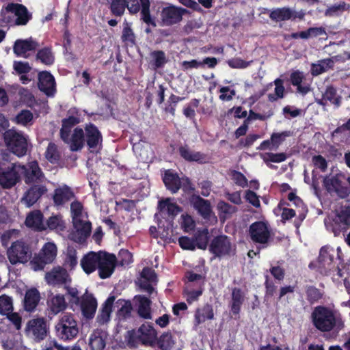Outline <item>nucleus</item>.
I'll use <instances>...</instances> for the list:
<instances>
[{"label": "nucleus", "instance_id": "29", "mask_svg": "<svg viewBox=\"0 0 350 350\" xmlns=\"http://www.w3.org/2000/svg\"><path fill=\"white\" fill-rule=\"evenodd\" d=\"M137 332L141 335L142 345L149 347L155 346L157 332L152 325L150 324H142L137 329Z\"/></svg>", "mask_w": 350, "mask_h": 350}, {"label": "nucleus", "instance_id": "45", "mask_svg": "<svg viewBox=\"0 0 350 350\" xmlns=\"http://www.w3.org/2000/svg\"><path fill=\"white\" fill-rule=\"evenodd\" d=\"M36 59L46 66H51L55 62V57L51 47H44L38 50Z\"/></svg>", "mask_w": 350, "mask_h": 350}, {"label": "nucleus", "instance_id": "13", "mask_svg": "<svg viewBox=\"0 0 350 350\" xmlns=\"http://www.w3.org/2000/svg\"><path fill=\"white\" fill-rule=\"evenodd\" d=\"M75 230L70 234V239L77 243H83L90 237L92 231V224L83 219L72 221Z\"/></svg>", "mask_w": 350, "mask_h": 350}, {"label": "nucleus", "instance_id": "28", "mask_svg": "<svg viewBox=\"0 0 350 350\" xmlns=\"http://www.w3.org/2000/svg\"><path fill=\"white\" fill-rule=\"evenodd\" d=\"M162 180L166 189L172 194L176 193L181 188V178L172 170H165Z\"/></svg>", "mask_w": 350, "mask_h": 350}, {"label": "nucleus", "instance_id": "62", "mask_svg": "<svg viewBox=\"0 0 350 350\" xmlns=\"http://www.w3.org/2000/svg\"><path fill=\"white\" fill-rule=\"evenodd\" d=\"M337 217L341 224L350 226V206L342 207L338 213Z\"/></svg>", "mask_w": 350, "mask_h": 350}, {"label": "nucleus", "instance_id": "33", "mask_svg": "<svg viewBox=\"0 0 350 350\" xmlns=\"http://www.w3.org/2000/svg\"><path fill=\"white\" fill-rule=\"evenodd\" d=\"M115 297L109 296L103 304L96 317V322L99 325H104L109 321Z\"/></svg>", "mask_w": 350, "mask_h": 350}, {"label": "nucleus", "instance_id": "31", "mask_svg": "<svg viewBox=\"0 0 350 350\" xmlns=\"http://www.w3.org/2000/svg\"><path fill=\"white\" fill-rule=\"evenodd\" d=\"M43 214L40 210L33 211L27 216L25 224L38 231L45 230L46 227L43 223Z\"/></svg>", "mask_w": 350, "mask_h": 350}, {"label": "nucleus", "instance_id": "22", "mask_svg": "<svg viewBox=\"0 0 350 350\" xmlns=\"http://www.w3.org/2000/svg\"><path fill=\"white\" fill-rule=\"evenodd\" d=\"M79 306L84 317L87 319L94 318L97 308V301L92 294L86 292L82 295Z\"/></svg>", "mask_w": 350, "mask_h": 350}, {"label": "nucleus", "instance_id": "52", "mask_svg": "<svg viewBox=\"0 0 350 350\" xmlns=\"http://www.w3.org/2000/svg\"><path fill=\"white\" fill-rule=\"evenodd\" d=\"M323 95L325 99L336 107H339L340 105L341 96H337V90L333 85L327 86Z\"/></svg>", "mask_w": 350, "mask_h": 350}, {"label": "nucleus", "instance_id": "55", "mask_svg": "<svg viewBox=\"0 0 350 350\" xmlns=\"http://www.w3.org/2000/svg\"><path fill=\"white\" fill-rule=\"evenodd\" d=\"M13 310L12 298L6 295L0 296V314L5 315Z\"/></svg>", "mask_w": 350, "mask_h": 350}, {"label": "nucleus", "instance_id": "17", "mask_svg": "<svg viewBox=\"0 0 350 350\" xmlns=\"http://www.w3.org/2000/svg\"><path fill=\"white\" fill-rule=\"evenodd\" d=\"M117 263V258L113 254L102 252L98 264V275L102 279L109 278L113 273Z\"/></svg>", "mask_w": 350, "mask_h": 350}, {"label": "nucleus", "instance_id": "25", "mask_svg": "<svg viewBox=\"0 0 350 350\" xmlns=\"http://www.w3.org/2000/svg\"><path fill=\"white\" fill-rule=\"evenodd\" d=\"M74 198H75V193L72 189L66 185L55 189L52 197L55 206H62Z\"/></svg>", "mask_w": 350, "mask_h": 350}, {"label": "nucleus", "instance_id": "54", "mask_svg": "<svg viewBox=\"0 0 350 350\" xmlns=\"http://www.w3.org/2000/svg\"><path fill=\"white\" fill-rule=\"evenodd\" d=\"M274 84L275 85V94H269L268 95L269 100L271 102L275 101L278 98H282L284 97L285 90L282 79L280 78L276 79L274 81Z\"/></svg>", "mask_w": 350, "mask_h": 350}, {"label": "nucleus", "instance_id": "58", "mask_svg": "<svg viewBox=\"0 0 350 350\" xmlns=\"http://www.w3.org/2000/svg\"><path fill=\"white\" fill-rule=\"evenodd\" d=\"M105 345V340L102 336L96 334L91 335L89 345L92 350H103Z\"/></svg>", "mask_w": 350, "mask_h": 350}, {"label": "nucleus", "instance_id": "15", "mask_svg": "<svg viewBox=\"0 0 350 350\" xmlns=\"http://www.w3.org/2000/svg\"><path fill=\"white\" fill-rule=\"evenodd\" d=\"M45 280L49 285H66L71 282V278L66 268L61 266L54 267L45 274Z\"/></svg>", "mask_w": 350, "mask_h": 350}, {"label": "nucleus", "instance_id": "9", "mask_svg": "<svg viewBox=\"0 0 350 350\" xmlns=\"http://www.w3.org/2000/svg\"><path fill=\"white\" fill-rule=\"evenodd\" d=\"M209 252L215 257L221 258L226 256H234L236 254L235 246H232L227 235L221 234L215 237L209 245Z\"/></svg>", "mask_w": 350, "mask_h": 350}, {"label": "nucleus", "instance_id": "30", "mask_svg": "<svg viewBox=\"0 0 350 350\" xmlns=\"http://www.w3.org/2000/svg\"><path fill=\"white\" fill-rule=\"evenodd\" d=\"M305 75L303 72L297 70L293 71L290 75V81L293 86L297 87V92L302 95L307 94L310 92V85L303 83Z\"/></svg>", "mask_w": 350, "mask_h": 350}, {"label": "nucleus", "instance_id": "51", "mask_svg": "<svg viewBox=\"0 0 350 350\" xmlns=\"http://www.w3.org/2000/svg\"><path fill=\"white\" fill-rule=\"evenodd\" d=\"M184 99L185 97H180L174 94H171L165 104L164 111L165 113H170L172 116H174L178 103Z\"/></svg>", "mask_w": 350, "mask_h": 350}, {"label": "nucleus", "instance_id": "4", "mask_svg": "<svg viewBox=\"0 0 350 350\" xmlns=\"http://www.w3.org/2000/svg\"><path fill=\"white\" fill-rule=\"evenodd\" d=\"M3 138L8 149L14 154L22 157L27 154L29 138L24 133L8 129L4 133Z\"/></svg>", "mask_w": 350, "mask_h": 350}, {"label": "nucleus", "instance_id": "43", "mask_svg": "<svg viewBox=\"0 0 350 350\" xmlns=\"http://www.w3.org/2000/svg\"><path fill=\"white\" fill-rule=\"evenodd\" d=\"M46 229L55 230L56 232H63L66 229V223L63 220L61 215H55L51 216L45 224Z\"/></svg>", "mask_w": 350, "mask_h": 350}, {"label": "nucleus", "instance_id": "48", "mask_svg": "<svg viewBox=\"0 0 350 350\" xmlns=\"http://www.w3.org/2000/svg\"><path fill=\"white\" fill-rule=\"evenodd\" d=\"M266 107L267 108V111H264V113H256L252 110H250L249 116L244 121L249 124L250 122L252 120H259L264 121L271 118L274 113L273 110L269 105H266Z\"/></svg>", "mask_w": 350, "mask_h": 350}, {"label": "nucleus", "instance_id": "5", "mask_svg": "<svg viewBox=\"0 0 350 350\" xmlns=\"http://www.w3.org/2000/svg\"><path fill=\"white\" fill-rule=\"evenodd\" d=\"M32 248L29 243L21 239L12 243L8 249L7 255L10 262L14 265L16 264H25L32 258Z\"/></svg>", "mask_w": 350, "mask_h": 350}, {"label": "nucleus", "instance_id": "40", "mask_svg": "<svg viewBox=\"0 0 350 350\" xmlns=\"http://www.w3.org/2000/svg\"><path fill=\"white\" fill-rule=\"evenodd\" d=\"M155 345L161 350H171L175 345L174 337L171 332H165L157 337Z\"/></svg>", "mask_w": 350, "mask_h": 350}, {"label": "nucleus", "instance_id": "64", "mask_svg": "<svg viewBox=\"0 0 350 350\" xmlns=\"http://www.w3.org/2000/svg\"><path fill=\"white\" fill-rule=\"evenodd\" d=\"M312 162L314 166L325 172L327 169V162L322 155H314L312 157Z\"/></svg>", "mask_w": 350, "mask_h": 350}, {"label": "nucleus", "instance_id": "24", "mask_svg": "<svg viewBox=\"0 0 350 350\" xmlns=\"http://www.w3.org/2000/svg\"><path fill=\"white\" fill-rule=\"evenodd\" d=\"M39 46V43L32 38L18 39L14 44L13 51L17 57H27L26 53L28 51H35Z\"/></svg>", "mask_w": 350, "mask_h": 350}, {"label": "nucleus", "instance_id": "3", "mask_svg": "<svg viewBox=\"0 0 350 350\" xmlns=\"http://www.w3.org/2000/svg\"><path fill=\"white\" fill-rule=\"evenodd\" d=\"M79 332L77 321L72 314L62 316L55 325L56 337L64 342H70L76 338Z\"/></svg>", "mask_w": 350, "mask_h": 350}, {"label": "nucleus", "instance_id": "50", "mask_svg": "<svg viewBox=\"0 0 350 350\" xmlns=\"http://www.w3.org/2000/svg\"><path fill=\"white\" fill-rule=\"evenodd\" d=\"M193 239L195 241L196 247H198L199 249L205 250L208 243V230L204 228L202 230L198 231Z\"/></svg>", "mask_w": 350, "mask_h": 350}, {"label": "nucleus", "instance_id": "46", "mask_svg": "<svg viewBox=\"0 0 350 350\" xmlns=\"http://www.w3.org/2000/svg\"><path fill=\"white\" fill-rule=\"evenodd\" d=\"M33 115L27 109L21 110L14 118V122L19 125L27 126L33 124Z\"/></svg>", "mask_w": 350, "mask_h": 350}, {"label": "nucleus", "instance_id": "47", "mask_svg": "<svg viewBox=\"0 0 350 350\" xmlns=\"http://www.w3.org/2000/svg\"><path fill=\"white\" fill-rule=\"evenodd\" d=\"M116 304L120 306L117 313L120 319H126L131 317L133 307L130 301L120 299L116 301Z\"/></svg>", "mask_w": 350, "mask_h": 350}, {"label": "nucleus", "instance_id": "19", "mask_svg": "<svg viewBox=\"0 0 350 350\" xmlns=\"http://www.w3.org/2000/svg\"><path fill=\"white\" fill-rule=\"evenodd\" d=\"M38 86L39 90L48 96H53L56 92L55 78L49 71L39 72Z\"/></svg>", "mask_w": 350, "mask_h": 350}, {"label": "nucleus", "instance_id": "59", "mask_svg": "<svg viewBox=\"0 0 350 350\" xmlns=\"http://www.w3.org/2000/svg\"><path fill=\"white\" fill-rule=\"evenodd\" d=\"M230 176L237 185L243 188L247 186V179L241 172L234 170H231Z\"/></svg>", "mask_w": 350, "mask_h": 350}, {"label": "nucleus", "instance_id": "38", "mask_svg": "<svg viewBox=\"0 0 350 350\" xmlns=\"http://www.w3.org/2000/svg\"><path fill=\"white\" fill-rule=\"evenodd\" d=\"M135 299L138 301V315L144 319H150L152 318L151 301L148 297L142 295L136 296Z\"/></svg>", "mask_w": 350, "mask_h": 350}, {"label": "nucleus", "instance_id": "44", "mask_svg": "<svg viewBox=\"0 0 350 350\" xmlns=\"http://www.w3.org/2000/svg\"><path fill=\"white\" fill-rule=\"evenodd\" d=\"M44 156L51 164H57L61 159V153L58 150V146L53 142L49 143Z\"/></svg>", "mask_w": 350, "mask_h": 350}, {"label": "nucleus", "instance_id": "57", "mask_svg": "<svg viewBox=\"0 0 350 350\" xmlns=\"http://www.w3.org/2000/svg\"><path fill=\"white\" fill-rule=\"evenodd\" d=\"M263 161L265 163L268 162H273V163H280L284 161L287 156L284 152L280 153H272V152H267L264 154L262 157Z\"/></svg>", "mask_w": 350, "mask_h": 350}, {"label": "nucleus", "instance_id": "26", "mask_svg": "<svg viewBox=\"0 0 350 350\" xmlns=\"http://www.w3.org/2000/svg\"><path fill=\"white\" fill-rule=\"evenodd\" d=\"M189 202L202 217L208 218L211 216L212 208L208 200L202 198L199 195L192 194L189 198Z\"/></svg>", "mask_w": 350, "mask_h": 350}, {"label": "nucleus", "instance_id": "16", "mask_svg": "<svg viewBox=\"0 0 350 350\" xmlns=\"http://www.w3.org/2000/svg\"><path fill=\"white\" fill-rule=\"evenodd\" d=\"M24 193L21 202L27 207L34 205L47 192L46 186L43 184H33Z\"/></svg>", "mask_w": 350, "mask_h": 350}, {"label": "nucleus", "instance_id": "60", "mask_svg": "<svg viewBox=\"0 0 350 350\" xmlns=\"http://www.w3.org/2000/svg\"><path fill=\"white\" fill-rule=\"evenodd\" d=\"M77 263V251L74 249L68 250L64 265L72 270L75 269Z\"/></svg>", "mask_w": 350, "mask_h": 350}, {"label": "nucleus", "instance_id": "63", "mask_svg": "<svg viewBox=\"0 0 350 350\" xmlns=\"http://www.w3.org/2000/svg\"><path fill=\"white\" fill-rule=\"evenodd\" d=\"M178 243L180 247L183 250H194L196 249V244L193 238H189L186 236L180 237L178 239Z\"/></svg>", "mask_w": 350, "mask_h": 350}, {"label": "nucleus", "instance_id": "14", "mask_svg": "<svg viewBox=\"0 0 350 350\" xmlns=\"http://www.w3.org/2000/svg\"><path fill=\"white\" fill-rule=\"evenodd\" d=\"M85 142L91 151H94L102 145L103 135L98 127L93 123H88L84 127Z\"/></svg>", "mask_w": 350, "mask_h": 350}, {"label": "nucleus", "instance_id": "53", "mask_svg": "<svg viewBox=\"0 0 350 350\" xmlns=\"http://www.w3.org/2000/svg\"><path fill=\"white\" fill-rule=\"evenodd\" d=\"M150 57L153 60V65L156 68L163 67L167 62L165 52L161 50L152 51L150 53Z\"/></svg>", "mask_w": 350, "mask_h": 350}, {"label": "nucleus", "instance_id": "20", "mask_svg": "<svg viewBox=\"0 0 350 350\" xmlns=\"http://www.w3.org/2000/svg\"><path fill=\"white\" fill-rule=\"evenodd\" d=\"M6 10L16 16L15 24L17 25H25L32 17L23 4L10 3L6 5Z\"/></svg>", "mask_w": 350, "mask_h": 350}, {"label": "nucleus", "instance_id": "11", "mask_svg": "<svg viewBox=\"0 0 350 350\" xmlns=\"http://www.w3.org/2000/svg\"><path fill=\"white\" fill-rule=\"evenodd\" d=\"M248 232L253 243L266 245L271 239V229L268 223L257 221L250 226Z\"/></svg>", "mask_w": 350, "mask_h": 350}, {"label": "nucleus", "instance_id": "2", "mask_svg": "<svg viewBox=\"0 0 350 350\" xmlns=\"http://www.w3.org/2000/svg\"><path fill=\"white\" fill-rule=\"evenodd\" d=\"M310 319L313 326L321 332H339L345 327L340 314L326 306L314 307Z\"/></svg>", "mask_w": 350, "mask_h": 350}, {"label": "nucleus", "instance_id": "49", "mask_svg": "<svg viewBox=\"0 0 350 350\" xmlns=\"http://www.w3.org/2000/svg\"><path fill=\"white\" fill-rule=\"evenodd\" d=\"M125 340L126 341L127 345L130 347H137L139 345H142V340L141 339V335L137 332V329H133L129 330L125 336Z\"/></svg>", "mask_w": 350, "mask_h": 350}, {"label": "nucleus", "instance_id": "61", "mask_svg": "<svg viewBox=\"0 0 350 350\" xmlns=\"http://www.w3.org/2000/svg\"><path fill=\"white\" fill-rule=\"evenodd\" d=\"M83 206L82 203L78 200L73 201L70 204V213L72 221L81 219Z\"/></svg>", "mask_w": 350, "mask_h": 350}, {"label": "nucleus", "instance_id": "39", "mask_svg": "<svg viewBox=\"0 0 350 350\" xmlns=\"http://www.w3.org/2000/svg\"><path fill=\"white\" fill-rule=\"evenodd\" d=\"M68 117L62 120V126L72 129L75 126L81 122V113L79 109L72 107L68 111Z\"/></svg>", "mask_w": 350, "mask_h": 350}, {"label": "nucleus", "instance_id": "37", "mask_svg": "<svg viewBox=\"0 0 350 350\" xmlns=\"http://www.w3.org/2000/svg\"><path fill=\"white\" fill-rule=\"evenodd\" d=\"M194 318L196 325H200L206 320L213 319L214 312L213 306L211 304H206L202 308H198L196 310Z\"/></svg>", "mask_w": 350, "mask_h": 350}, {"label": "nucleus", "instance_id": "10", "mask_svg": "<svg viewBox=\"0 0 350 350\" xmlns=\"http://www.w3.org/2000/svg\"><path fill=\"white\" fill-rule=\"evenodd\" d=\"M27 336L33 338L36 342L44 340L49 334V325L43 317L29 320L25 327Z\"/></svg>", "mask_w": 350, "mask_h": 350}, {"label": "nucleus", "instance_id": "36", "mask_svg": "<svg viewBox=\"0 0 350 350\" xmlns=\"http://www.w3.org/2000/svg\"><path fill=\"white\" fill-rule=\"evenodd\" d=\"M70 149L72 152L81 150L85 144L84 131L80 127L74 129L70 139Z\"/></svg>", "mask_w": 350, "mask_h": 350}, {"label": "nucleus", "instance_id": "7", "mask_svg": "<svg viewBox=\"0 0 350 350\" xmlns=\"http://www.w3.org/2000/svg\"><path fill=\"white\" fill-rule=\"evenodd\" d=\"M18 164L0 161V185L3 189H11L21 181Z\"/></svg>", "mask_w": 350, "mask_h": 350}, {"label": "nucleus", "instance_id": "56", "mask_svg": "<svg viewBox=\"0 0 350 350\" xmlns=\"http://www.w3.org/2000/svg\"><path fill=\"white\" fill-rule=\"evenodd\" d=\"M291 135V132L285 131L282 133H273L271 136V142L273 148L277 149L283 142L285 141L286 137Z\"/></svg>", "mask_w": 350, "mask_h": 350}, {"label": "nucleus", "instance_id": "32", "mask_svg": "<svg viewBox=\"0 0 350 350\" xmlns=\"http://www.w3.org/2000/svg\"><path fill=\"white\" fill-rule=\"evenodd\" d=\"M47 306L49 314L56 315L66 309L67 304L64 296L58 294L47 300Z\"/></svg>", "mask_w": 350, "mask_h": 350}, {"label": "nucleus", "instance_id": "6", "mask_svg": "<svg viewBox=\"0 0 350 350\" xmlns=\"http://www.w3.org/2000/svg\"><path fill=\"white\" fill-rule=\"evenodd\" d=\"M57 254L56 245L53 242L46 243L30 261L31 268L36 271L44 269L46 265L51 264L55 260Z\"/></svg>", "mask_w": 350, "mask_h": 350}, {"label": "nucleus", "instance_id": "23", "mask_svg": "<svg viewBox=\"0 0 350 350\" xmlns=\"http://www.w3.org/2000/svg\"><path fill=\"white\" fill-rule=\"evenodd\" d=\"M180 156L186 161L196 162L200 164L208 163V157L201 152L193 151L187 144L180 146L178 149Z\"/></svg>", "mask_w": 350, "mask_h": 350}, {"label": "nucleus", "instance_id": "27", "mask_svg": "<svg viewBox=\"0 0 350 350\" xmlns=\"http://www.w3.org/2000/svg\"><path fill=\"white\" fill-rule=\"evenodd\" d=\"M102 252H90L85 254L81 260V266L87 274L93 273L98 267Z\"/></svg>", "mask_w": 350, "mask_h": 350}, {"label": "nucleus", "instance_id": "42", "mask_svg": "<svg viewBox=\"0 0 350 350\" xmlns=\"http://www.w3.org/2000/svg\"><path fill=\"white\" fill-rule=\"evenodd\" d=\"M305 293L306 300L311 305L319 302L324 296V291L313 285H307L305 287Z\"/></svg>", "mask_w": 350, "mask_h": 350}, {"label": "nucleus", "instance_id": "8", "mask_svg": "<svg viewBox=\"0 0 350 350\" xmlns=\"http://www.w3.org/2000/svg\"><path fill=\"white\" fill-rule=\"evenodd\" d=\"M20 173L26 185L42 184L45 176L36 160L29 161L26 165L18 164Z\"/></svg>", "mask_w": 350, "mask_h": 350}, {"label": "nucleus", "instance_id": "34", "mask_svg": "<svg viewBox=\"0 0 350 350\" xmlns=\"http://www.w3.org/2000/svg\"><path fill=\"white\" fill-rule=\"evenodd\" d=\"M40 299L39 291L35 288L27 291L24 298V309L27 312H32L38 306Z\"/></svg>", "mask_w": 350, "mask_h": 350}, {"label": "nucleus", "instance_id": "41", "mask_svg": "<svg viewBox=\"0 0 350 350\" xmlns=\"http://www.w3.org/2000/svg\"><path fill=\"white\" fill-rule=\"evenodd\" d=\"M244 301L243 293L241 288L234 287L232 291L231 312L233 314H239Z\"/></svg>", "mask_w": 350, "mask_h": 350}, {"label": "nucleus", "instance_id": "35", "mask_svg": "<svg viewBox=\"0 0 350 350\" xmlns=\"http://www.w3.org/2000/svg\"><path fill=\"white\" fill-rule=\"evenodd\" d=\"M158 208L162 213L166 211L168 216L172 218H174L182 211V208L176 203L172 202V199L170 198L160 200L159 202Z\"/></svg>", "mask_w": 350, "mask_h": 350}, {"label": "nucleus", "instance_id": "12", "mask_svg": "<svg viewBox=\"0 0 350 350\" xmlns=\"http://www.w3.org/2000/svg\"><path fill=\"white\" fill-rule=\"evenodd\" d=\"M187 10L175 5H169L162 8L161 12V26H172L180 22Z\"/></svg>", "mask_w": 350, "mask_h": 350}, {"label": "nucleus", "instance_id": "21", "mask_svg": "<svg viewBox=\"0 0 350 350\" xmlns=\"http://www.w3.org/2000/svg\"><path fill=\"white\" fill-rule=\"evenodd\" d=\"M328 249L327 246H323L318 257L319 272L325 275L334 268V254H330Z\"/></svg>", "mask_w": 350, "mask_h": 350}, {"label": "nucleus", "instance_id": "18", "mask_svg": "<svg viewBox=\"0 0 350 350\" xmlns=\"http://www.w3.org/2000/svg\"><path fill=\"white\" fill-rule=\"evenodd\" d=\"M305 14L302 12H297L288 7H283L273 9L269 14V18L275 22L284 21L288 20H295L299 18L303 20Z\"/></svg>", "mask_w": 350, "mask_h": 350}, {"label": "nucleus", "instance_id": "1", "mask_svg": "<svg viewBox=\"0 0 350 350\" xmlns=\"http://www.w3.org/2000/svg\"><path fill=\"white\" fill-rule=\"evenodd\" d=\"M109 10L111 15L122 16L126 8L131 14H135L140 11V19L147 25L157 26L154 17L150 14V0H109Z\"/></svg>", "mask_w": 350, "mask_h": 350}]
</instances>
